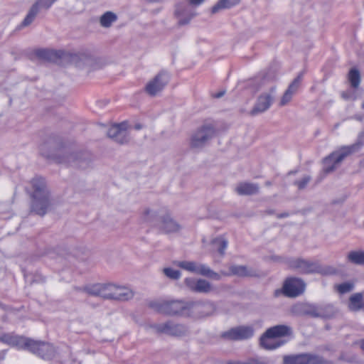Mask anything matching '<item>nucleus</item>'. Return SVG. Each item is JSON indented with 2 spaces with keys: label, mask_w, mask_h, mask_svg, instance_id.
<instances>
[{
  "label": "nucleus",
  "mask_w": 364,
  "mask_h": 364,
  "mask_svg": "<svg viewBox=\"0 0 364 364\" xmlns=\"http://www.w3.org/2000/svg\"><path fill=\"white\" fill-rule=\"evenodd\" d=\"M149 306L161 314L188 316L190 301L159 300L150 302Z\"/></svg>",
  "instance_id": "nucleus-1"
},
{
  "label": "nucleus",
  "mask_w": 364,
  "mask_h": 364,
  "mask_svg": "<svg viewBox=\"0 0 364 364\" xmlns=\"http://www.w3.org/2000/svg\"><path fill=\"white\" fill-rule=\"evenodd\" d=\"M296 314H305L315 318H330L335 315V309L331 305L299 304L293 307Z\"/></svg>",
  "instance_id": "nucleus-2"
},
{
  "label": "nucleus",
  "mask_w": 364,
  "mask_h": 364,
  "mask_svg": "<svg viewBox=\"0 0 364 364\" xmlns=\"http://www.w3.org/2000/svg\"><path fill=\"white\" fill-rule=\"evenodd\" d=\"M173 264L188 272L200 274L215 280H219L221 276L219 273L213 271L205 264L193 261H174Z\"/></svg>",
  "instance_id": "nucleus-3"
},
{
  "label": "nucleus",
  "mask_w": 364,
  "mask_h": 364,
  "mask_svg": "<svg viewBox=\"0 0 364 364\" xmlns=\"http://www.w3.org/2000/svg\"><path fill=\"white\" fill-rule=\"evenodd\" d=\"M306 284L304 281L298 278H289L284 283L282 290H276L275 295L282 293L288 297H296L305 290Z\"/></svg>",
  "instance_id": "nucleus-4"
},
{
  "label": "nucleus",
  "mask_w": 364,
  "mask_h": 364,
  "mask_svg": "<svg viewBox=\"0 0 364 364\" xmlns=\"http://www.w3.org/2000/svg\"><path fill=\"white\" fill-rule=\"evenodd\" d=\"M290 268L297 270L300 273H321L325 274V270L316 262H311L303 259H293L289 261Z\"/></svg>",
  "instance_id": "nucleus-5"
},
{
  "label": "nucleus",
  "mask_w": 364,
  "mask_h": 364,
  "mask_svg": "<svg viewBox=\"0 0 364 364\" xmlns=\"http://www.w3.org/2000/svg\"><path fill=\"white\" fill-rule=\"evenodd\" d=\"M157 333H164L173 336H181L186 334L188 329L181 324L175 323L172 321H168L161 323H154L150 326Z\"/></svg>",
  "instance_id": "nucleus-6"
},
{
  "label": "nucleus",
  "mask_w": 364,
  "mask_h": 364,
  "mask_svg": "<svg viewBox=\"0 0 364 364\" xmlns=\"http://www.w3.org/2000/svg\"><path fill=\"white\" fill-rule=\"evenodd\" d=\"M36 55L40 59L56 63H60L62 60H70L73 58L70 53L49 49H38L36 51Z\"/></svg>",
  "instance_id": "nucleus-7"
},
{
  "label": "nucleus",
  "mask_w": 364,
  "mask_h": 364,
  "mask_svg": "<svg viewBox=\"0 0 364 364\" xmlns=\"http://www.w3.org/2000/svg\"><path fill=\"white\" fill-rule=\"evenodd\" d=\"M284 364H324L322 358L311 354H299L285 355L283 358Z\"/></svg>",
  "instance_id": "nucleus-8"
},
{
  "label": "nucleus",
  "mask_w": 364,
  "mask_h": 364,
  "mask_svg": "<svg viewBox=\"0 0 364 364\" xmlns=\"http://www.w3.org/2000/svg\"><path fill=\"white\" fill-rule=\"evenodd\" d=\"M358 149V144H353L348 146L342 147L338 151L334 152L328 158L325 159V162L333 161V164L331 167L325 169L326 173L332 171L336 165L341 163L347 156L351 154Z\"/></svg>",
  "instance_id": "nucleus-9"
},
{
  "label": "nucleus",
  "mask_w": 364,
  "mask_h": 364,
  "mask_svg": "<svg viewBox=\"0 0 364 364\" xmlns=\"http://www.w3.org/2000/svg\"><path fill=\"white\" fill-rule=\"evenodd\" d=\"M214 311L215 306L213 303L190 301L188 316H206L212 314Z\"/></svg>",
  "instance_id": "nucleus-10"
},
{
  "label": "nucleus",
  "mask_w": 364,
  "mask_h": 364,
  "mask_svg": "<svg viewBox=\"0 0 364 364\" xmlns=\"http://www.w3.org/2000/svg\"><path fill=\"white\" fill-rule=\"evenodd\" d=\"M27 349L43 358H50L54 353L53 347L47 343L33 341L29 338Z\"/></svg>",
  "instance_id": "nucleus-11"
},
{
  "label": "nucleus",
  "mask_w": 364,
  "mask_h": 364,
  "mask_svg": "<svg viewBox=\"0 0 364 364\" xmlns=\"http://www.w3.org/2000/svg\"><path fill=\"white\" fill-rule=\"evenodd\" d=\"M186 286L192 291L208 294L214 291V287L208 281L203 279L186 278Z\"/></svg>",
  "instance_id": "nucleus-12"
},
{
  "label": "nucleus",
  "mask_w": 364,
  "mask_h": 364,
  "mask_svg": "<svg viewBox=\"0 0 364 364\" xmlns=\"http://www.w3.org/2000/svg\"><path fill=\"white\" fill-rule=\"evenodd\" d=\"M127 128L128 122L127 121L114 124L109 128L107 134L110 138L115 139L119 143L124 144L127 141Z\"/></svg>",
  "instance_id": "nucleus-13"
},
{
  "label": "nucleus",
  "mask_w": 364,
  "mask_h": 364,
  "mask_svg": "<svg viewBox=\"0 0 364 364\" xmlns=\"http://www.w3.org/2000/svg\"><path fill=\"white\" fill-rule=\"evenodd\" d=\"M215 133L212 125H204L193 136L191 146L198 147L203 145Z\"/></svg>",
  "instance_id": "nucleus-14"
},
{
  "label": "nucleus",
  "mask_w": 364,
  "mask_h": 364,
  "mask_svg": "<svg viewBox=\"0 0 364 364\" xmlns=\"http://www.w3.org/2000/svg\"><path fill=\"white\" fill-rule=\"evenodd\" d=\"M254 330L250 326H239L233 328L223 333V337L230 340H243L252 337Z\"/></svg>",
  "instance_id": "nucleus-15"
},
{
  "label": "nucleus",
  "mask_w": 364,
  "mask_h": 364,
  "mask_svg": "<svg viewBox=\"0 0 364 364\" xmlns=\"http://www.w3.org/2000/svg\"><path fill=\"white\" fill-rule=\"evenodd\" d=\"M157 227L161 232L166 234L175 233L181 229V225L168 215L159 218Z\"/></svg>",
  "instance_id": "nucleus-16"
},
{
  "label": "nucleus",
  "mask_w": 364,
  "mask_h": 364,
  "mask_svg": "<svg viewBox=\"0 0 364 364\" xmlns=\"http://www.w3.org/2000/svg\"><path fill=\"white\" fill-rule=\"evenodd\" d=\"M163 73H159L146 85L145 90L149 95L154 96L164 89V86L168 82V80H163Z\"/></svg>",
  "instance_id": "nucleus-17"
},
{
  "label": "nucleus",
  "mask_w": 364,
  "mask_h": 364,
  "mask_svg": "<svg viewBox=\"0 0 364 364\" xmlns=\"http://www.w3.org/2000/svg\"><path fill=\"white\" fill-rule=\"evenodd\" d=\"M0 341L19 348L27 349L29 338L8 333L0 336Z\"/></svg>",
  "instance_id": "nucleus-18"
},
{
  "label": "nucleus",
  "mask_w": 364,
  "mask_h": 364,
  "mask_svg": "<svg viewBox=\"0 0 364 364\" xmlns=\"http://www.w3.org/2000/svg\"><path fill=\"white\" fill-rule=\"evenodd\" d=\"M303 77V73H301L298 75V76L293 80V82L289 85L288 89L286 90L284 94L283 95L281 101L280 105L284 106L287 104L291 100L292 95L295 93L301 83V81Z\"/></svg>",
  "instance_id": "nucleus-19"
},
{
  "label": "nucleus",
  "mask_w": 364,
  "mask_h": 364,
  "mask_svg": "<svg viewBox=\"0 0 364 364\" xmlns=\"http://www.w3.org/2000/svg\"><path fill=\"white\" fill-rule=\"evenodd\" d=\"M284 343V341L277 340L272 334H268L266 332L260 338V345L266 350H274Z\"/></svg>",
  "instance_id": "nucleus-20"
},
{
  "label": "nucleus",
  "mask_w": 364,
  "mask_h": 364,
  "mask_svg": "<svg viewBox=\"0 0 364 364\" xmlns=\"http://www.w3.org/2000/svg\"><path fill=\"white\" fill-rule=\"evenodd\" d=\"M132 291L123 286L114 285L112 300L126 301L133 297Z\"/></svg>",
  "instance_id": "nucleus-21"
},
{
  "label": "nucleus",
  "mask_w": 364,
  "mask_h": 364,
  "mask_svg": "<svg viewBox=\"0 0 364 364\" xmlns=\"http://www.w3.org/2000/svg\"><path fill=\"white\" fill-rule=\"evenodd\" d=\"M272 97L269 95H262L259 97L257 104L253 109L251 111V114L254 115L259 112H262L267 110L271 105Z\"/></svg>",
  "instance_id": "nucleus-22"
},
{
  "label": "nucleus",
  "mask_w": 364,
  "mask_h": 364,
  "mask_svg": "<svg viewBox=\"0 0 364 364\" xmlns=\"http://www.w3.org/2000/svg\"><path fill=\"white\" fill-rule=\"evenodd\" d=\"M235 191L241 196L253 195L258 193L259 187L255 183L242 182L236 186Z\"/></svg>",
  "instance_id": "nucleus-23"
},
{
  "label": "nucleus",
  "mask_w": 364,
  "mask_h": 364,
  "mask_svg": "<svg viewBox=\"0 0 364 364\" xmlns=\"http://www.w3.org/2000/svg\"><path fill=\"white\" fill-rule=\"evenodd\" d=\"M267 331H268V334H272L277 340H281V337L288 336L291 333V328L284 325L275 326L269 328Z\"/></svg>",
  "instance_id": "nucleus-24"
},
{
  "label": "nucleus",
  "mask_w": 364,
  "mask_h": 364,
  "mask_svg": "<svg viewBox=\"0 0 364 364\" xmlns=\"http://www.w3.org/2000/svg\"><path fill=\"white\" fill-rule=\"evenodd\" d=\"M228 246V241L223 237L213 239L210 244V250L218 252L220 256H223Z\"/></svg>",
  "instance_id": "nucleus-25"
},
{
  "label": "nucleus",
  "mask_w": 364,
  "mask_h": 364,
  "mask_svg": "<svg viewBox=\"0 0 364 364\" xmlns=\"http://www.w3.org/2000/svg\"><path fill=\"white\" fill-rule=\"evenodd\" d=\"M363 304V296L362 293H356L350 296L348 302V308L350 311H358Z\"/></svg>",
  "instance_id": "nucleus-26"
},
{
  "label": "nucleus",
  "mask_w": 364,
  "mask_h": 364,
  "mask_svg": "<svg viewBox=\"0 0 364 364\" xmlns=\"http://www.w3.org/2000/svg\"><path fill=\"white\" fill-rule=\"evenodd\" d=\"M240 0H220L211 9L212 14L218 12L220 9H228L237 4Z\"/></svg>",
  "instance_id": "nucleus-27"
},
{
  "label": "nucleus",
  "mask_w": 364,
  "mask_h": 364,
  "mask_svg": "<svg viewBox=\"0 0 364 364\" xmlns=\"http://www.w3.org/2000/svg\"><path fill=\"white\" fill-rule=\"evenodd\" d=\"M347 259L355 264H364V251H350L347 255Z\"/></svg>",
  "instance_id": "nucleus-28"
},
{
  "label": "nucleus",
  "mask_w": 364,
  "mask_h": 364,
  "mask_svg": "<svg viewBox=\"0 0 364 364\" xmlns=\"http://www.w3.org/2000/svg\"><path fill=\"white\" fill-rule=\"evenodd\" d=\"M114 284H101L100 297L104 299H113V290Z\"/></svg>",
  "instance_id": "nucleus-29"
},
{
  "label": "nucleus",
  "mask_w": 364,
  "mask_h": 364,
  "mask_svg": "<svg viewBox=\"0 0 364 364\" xmlns=\"http://www.w3.org/2000/svg\"><path fill=\"white\" fill-rule=\"evenodd\" d=\"M230 274L239 277L250 276L252 271L247 267L242 265H232L230 267Z\"/></svg>",
  "instance_id": "nucleus-30"
},
{
  "label": "nucleus",
  "mask_w": 364,
  "mask_h": 364,
  "mask_svg": "<svg viewBox=\"0 0 364 364\" xmlns=\"http://www.w3.org/2000/svg\"><path fill=\"white\" fill-rule=\"evenodd\" d=\"M348 78L352 87L357 88L359 86L360 83V74L357 69H350L348 73Z\"/></svg>",
  "instance_id": "nucleus-31"
},
{
  "label": "nucleus",
  "mask_w": 364,
  "mask_h": 364,
  "mask_svg": "<svg viewBox=\"0 0 364 364\" xmlns=\"http://www.w3.org/2000/svg\"><path fill=\"white\" fill-rule=\"evenodd\" d=\"M117 20V16L111 12L107 11L100 17V24L103 27H109Z\"/></svg>",
  "instance_id": "nucleus-32"
},
{
  "label": "nucleus",
  "mask_w": 364,
  "mask_h": 364,
  "mask_svg": "<svg viewBox=\"0 0 364 364\" xmlns=\"http://www.w3.org/2000/svg\"><path fill=\"white\" fill-rule=\"evenodd\" d=\"M100 287L101 284H88L82 288V291L87 293L89 295L94 296H99L100 295Z\"/></svg>",
  "instance_id": "nucleus-33"
},
{
  "label": "nucleus",
  "mask_w": 364,
  "mask_h": 364,
  "mask_svg": "<svg viewBox=\"0 0 364 364\" xmlns=\"http://www.w3.org/2000/svg\"><path fill=\"white\" fill-rule=\"evenodd\" d=\"M38 13V4H34L31 9L29 10L28 14L23 19L22 24L24 26H28L31 24L33 21L34 20L35 17L36 16L37 14Z\"/></svg>",
  "instance_id": "nucleus-34"
},
{
  "label": "nucleus",
  "mask_w": 364,
  "mask_h": 364,
  "mask_svg": "<svg viewBox=\"0 0 364 364\" xmlns=\"http://www.w3.org/2000/svg\"><path fill=\"white\" fill-rule=\"evenodd\" d=\"M354 288V283L348 282L335 286V289L340 294H346L351 291Z\"/></svg>",
  "instance_id": "nucleus-35"
},
{
  "label": "nucleus",
  "mask_w": 364,
  "mask_h": 364,
  "mask_svg": "<svg viewBox=\"0 0 364 364\" xmlns=\"http://www.w3.org/2000/svg\"><path fill=\"white\" fill-rule=\"evenodd\" d=\"M33 188H34V197H38L41 193L44 191V183L41 179H33L31 181Z\"/></svg>",
  "instance_id": "nucleus-36"
},
{
  "label": "nucleus",
  "mask_w": 364,
  "mask_h": 364,
  "mask_svg": "<svg viewBox=\"0 0 364 364\" xmlns=\"http://www.w3.org/2000/svg\"><path fill=\"white\" fill-rule=\"evenodd\" d=\"M162 271L167 277L171 279H178L181 275L178 270L173 269L171 267H165Z\"/></svg>",
  "instance_id": "nucleus-37"
},
{
  "label": "nucleus",
  "mask_w": 364,
  "mask_h": 364,
  "mask_svg": "<svg viewBox=\"0 0 364 364\" xmlns=\"http://www.w3.org/2000/svg\"><path fill=\"white\" fill-rule=\"evenodd\" d=\"M48 206H32L31 213L34 215L43 216L48 212Z\"/></svg>",
  "instance_id": "nucleus-38"
},
{
  "label": "nucleus",
  "mask_w": 364,
  "mask_h": 364,
  "mask_svg": "<svg viewBox=\"0 0 364 364\" xmlns=\"http://www.w3.org/2000/svg\"><path fill=\"white\" fill-rule=\"evenodd\" d=\"M175 15L176 16L177 18H180L178 23L179 25L182 26L187 24L191 21V19L194 16L195 14H192L189 15L187 18L185 19L181 18V16L183 15V12L181 11L178 8H177L175 11Z\"/></svg>",
  "instance_id": "nucleus-39"
},
{
  "label": "nucleus",
  "mask_w": 364,
  "mask_h": 364,
  "mask_svg": "<svg viewBox=\"0 0 364 364\" xmlns=\"http://www.w3.org/2000/svg\"><path fill=\"white\" fill-rule=\"evenodd\" d=\"M309 181L310 177L305 176L301 180L295 181V185L298 187L299 189H303L306 186Z\"/></svg>",
  "instance_id": "nucleus-40"
},
{
  "label": "nucleus",
  "mask_w": 364,
  "mask_h": 364,
  "mask_svg": "<svg viewBox=\"0 0 364 364\" xmlns=\"http://www.w3.org/2000/svg\"><path fill=\"white\" fill-rule=\"evenodd\" d=\"M228 364H267L265 362L259 359H251L247 362L233 361L229 362Z\"/></svg>",
  "instance_id": "nucleus-41"
},
{
  "label": "nucleus",
  "mask_w": 364,
  "mask_h": 364,
  "mask_svg": "<svg viewBox=\"0 0 364 364\" xmlns=\"http://www.w3.org/2000/svg\"><path fill=\"white\" fill-rule=\"evenodd\" d=\"M56 0H38L36 4H38V8L39 6L48 9Z\"/></svg>",
  "instance_id": "nucleus-42"
},
{
  "label": "nucleus",
  "mask_w": 364,
  "mask_h": 364,
  "mask_svg": "<svg viewBox=\"0 0 364 364\" xmlns=\"http://www.w3.org/2000/svg\"><path fill=\"white\" fill-rule=\"evenodd\" d=\"M204 0H189V3L192 5L198 6L202 4Z\"/></svg>",
  "instance_id": "nucleus-43"
},
{
  "label": "nucleus",
  "mask_w": 364,
  "mask_h": 364,
  "mask_svg": "<svg viewBox=\"0 0 364 364\" xmlns=\"http://www.w3.org/2000/svg\"><path fill=\"white\" fill-rule=\"evenodd\" d=\"M360 347L364 351V340L360 341Z\"/></svg>",
  "instance_id": "nucleus-44"
},
{
  "label": "nucleus",
  "mask_w": 364,
  "mask_h": 364,
  "mask_svg": "<svg viewBox=\"0 0 364 364\" xmlns=\"http://www.w3.org/2000/svg\"><path fill=\"white\" fill-rule=\"evenodd\" d=\"M134 128L136 130H139L142 128V126L140 124H135Z\"/></svg>",
  "instance_id": "nucleus-45"
},
{
  "label": "nucleus",
  "mask_w": 364,
  "mask_h": 364,
  "mask_svg": "<svg viewBox=\"0 0 364 364\" xmlns=\"http://www.w3.org/2000/svg\"><path fill=\"white\" fill-rule=\"evenodd\" d=\"M223 95H224V92H218V93H217V94L215 95V97H222Z\"/></svg>",
  "instance_id": "nucleus-46"
},
{
  "label": "nucleus",
  "mask_w": 364,
  "mask_h": 364,
  "mask_svg": "<svg viewBox=\"0 0 364 364\" xmlns=\"http://www.w3.org/2000/svg\"><path fill=\"white\" fill-rule=\"evenodd\" d=\"M287 214H286V213H285V214H283V215H279V218H282V217H285V216H287Z\"/></svg>",
  "instance_id": "nucleus-47"
},
{
  "label": "nucleus",
  "mask_w": 364,
  "mask_h": 364,
  "mask_svg": "<svg viewBox=\"0 0 364 364\" xmlns=\"http://www.w3.org/2000/svg\"><path fill=\"white\" fill-rule=\"evenodd\" d=\"M221 274H222L223 275H224V276H227V275H228V274H226V273H225V272H221Z\"/></svg>",
  "instance_id": "nucleus-48"
}]
</instances>
